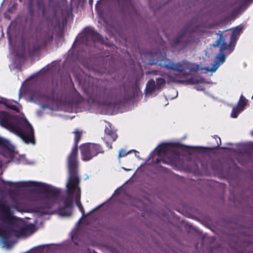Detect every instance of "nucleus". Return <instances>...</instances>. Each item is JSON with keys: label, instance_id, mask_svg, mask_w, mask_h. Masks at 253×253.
Masks as SVG:
<instances>
[{"label": "nucleus", "instance_id": "9d476101", "mask_svg": "<svg viewBox=\"0 0 253 253\" xmlns=\"http://www.w3.org/2000/svg\"><path fill=\"white\" fill-rule=\"evenodd\" d=\"M118 99L115 96H108L105 99L103 102L99 104V107L103 113H111L118 103Z\"/></svg>", "mask_w": 253, "mask_h": 253}, {"label": "nucleus", "instance_id": "bb28decb", "mask_svg": "<svg viewBox=\"0 0 253 253\" xmlns=\"http://www.w3.org/2000/svg\"><path fill=\"white\" fill-rule=\"evenodd\" d=\"M252 134H253V131L252 132Z\"/></svg>", "mask_w": 253, "mask_h": 253}, {"label": "nucleus", "instance_id": "ddd939ff", "mask_svg": "<svg viewBox=\"0 0 253 253\" xmlns=\"http://www.w3.org/2000/svg\"><path fill=\"white\" fill-rule=\"evenodd\" d=\"M156 89H159V88H158V85L157 84V83H155L154 80H150L146 85V95H148V94L152 93V92Z\"/></svg>", "mask_w": 253, "mask_h": 253}, {"label": "nucleus", "instance_id": "423d86ee", "mask_svg": "<svg viewBox=\"0 0 253 253\" xmlns=\"http://www.w3.org/2000/svg\"><path fill=\"white\" fill-rule=\"evenodd\" d=\"M164 61L160 64L164 67L176 71H183L185 70L189 71H196L199 69V65L188 62L183 61L179 63H174L170 61L166 57H164Z\"/></svg>", "mask_w": 253, "mask_h": 253}, {"label": "nucleus", "instance_id": "aec40b11", "mask_svg": "<svg viewBox=\"0 0 253 253\" xmlns=\"http://www.w3.org/2000/svg\"><path fill=\"white\" fill-rule=\"evenodd\" d=\"M107 145H108V147L109 148H112L111 146L109 145L108 144V143H107Z\"/></svg>", "mask_w": 253, "mask_h": 253}, {"label": "nucleus", "instance_id": "6ab92c4d", "mask_svg": "<svg viewBox=\"0 0 253 253\" xmlns=\"http://www.w3.org/2000/svg\"><path fill=\"white\" fill-rule=\"evenodd\" d=\"M72 239V241L74 242V243L75 244H77V243L76 241V236L75 234H74L73 235Z\"/></svg>", "mask_w": 253, "mask_h": 253}, {"label": "nucleus", "instance_id": "0eeeda50", "mask_svg": "<svg viewBox=\"0 0 253 253\" xmlns=\"http://www.w3.org/2000/svg\"><path fill=\"white\" fill-rule=\"evenodd\" d=\"M15 211H19L17 206L0 202V221H24L13 215Z\"/></svg>", "mask_w": 253, "mask_h": 253}, {"label": "nucleus", "instance_id": "5701e85b", "mask_svg": "<svg viewBox=\"0 0 253 253\" xmlns=\"http://www.w3.org/2000/svg\"><path fill=\"white\" fill-rule=\"evenodd\" d=\"M95 210V209H94L91 212H92V211H94Z\"/></svg>", "mask_w": 253, "mask_h": 253}, {"label": "nucleus", "instance_id": "412c9836", "mask_svg": "<svg viewBox=\"0 0 253 253\" xmlns=\"http://www.w3.org/2000/svg\"><path fill=\"white\" fill-rule=\"evenodd\" d=\"M123 169H125L126 170H127H127H129V169H126L124 168H123Z\"/></svg>", "mask_w": 253, "mask_h": 253}, {"label": "nucleus", "instance_id": "7ed1b4c3", "mask_svg": "<svg viewBox=\"0 0 253 253\" xmlns=\"http://www.w3.org/2000/svg\"><path fill=\"white\" fill-rule=\"evenodd\" d=\"M177 144L174 143H165L159 145L155 150L158 158L156 164L163 162L169 165L174 168L178 167L181 164L179 155L176 152Z\"/></svg>", "mask_w": 253, "mask_h": 253}, {"label": "nucleus", "instance_id": "f8f14e48", "mask_svg": "<svg viewBox=\"0 0 253 253\" xmlns=\"http://www.w3.org/2000/svg\"><path fill=\"white\" fill-rule=\"evenodd\" d=\"M179 76L181 79L182 77V74H178V75H174L172 73H170V74H167L165 76L164 78H158L156 79V83L158 85V88H160L162 85H163L165 82L170 83V82H174L173 81H169V79L170 78H175L176 77ZM175 83H177L176 82H175Z\"/></svg>", "mask_w": 253, "mask_h": 253}, {"label": "nucleus", "instance_id": "a878e982", "mask_svg": "<svg viewBox=\"0 0 253 253\" xmlns=\"http://www.w3.org/2000/svg\"><path fill=\"white\" fill-rule=\"evenodd\" d=\"M252 99H253V95L252 96Z\"/></svg>", "mask_w": 253, "mask_h": 253}, {"label": "nucleus", "instance_id": "f257e3e1", "mask_svg": "<svg viewBox=\"0 0 253 253\" xmlns=\"http://www.w3.org/2000/svg\"><path fill=\"white\" fill-rule=\"evenodd\" d=\"M75 146L73 148L68 158L69 179L66 184L67 194L65 197L61 196L60 190L51 185L36 181H24L19 183L2 180L5 186L19 185L31 188L33 193L30 200L36 203V206L31 211L38 215L58 213L61 216H70L72 207L75 202L80 211L84 216V208L80 202L81 191L79 178L77 173L78 168L77 144L80 141L82 132L77 130L74 131Z\"/></svg>", "mask_w": 253, "mask_h": 253}, {"label": "nucleus", "instance_id": "39448f33", "mask_svg": "<svg viewBox=\"0 0 253 253\" xmlns=\"http://www.w3.org/2000/svg\"><path fill=\"white\" fill-rule=\"evenodd\" d=\"M213 46L214 47L220 46V53L215 57L216 62L213 64L211 68H207L208 71L212 72H215L218 67L225 61V57L223 54L224 53H230L233 50V47H232L228 52H226V50L228 48H231V46L226 43L225 40L222 38V36H220L218 40L215 44H213Z\"/></svg>", "mask_w": 253, "mask_h": 253}, {"label": "nucleus", "instance_id": "393cba45", "mask_svg": "<svg viewBox=\"0 0 253 253\" xmlns=\"http://www.w3.org/2000/svg\"><path fill=\"white\" fill-rule=\"evenodd\" d=\"M19 95H20V94H21V92L20 91V92H19Z\"/></svg>", "mask_w": 253, "mask_h": 253}, {"label": "nucleus", "instance_id": "20e7f679", "mask_svg": "<svg viewBox=\"0 0 253 253\" xmlns=\"http://www.w3.org/2000/svg\"><path fill=\"white\" fill-rule=\"evenodd\" d=\"M0 153L18 163H28L26 160L25 155H19L9 141L2 137H0Z\"/></svg>", "mask_w": 253, "mask_h": 253}, {"label": "nucleus", "instance_id": "dca6fc26", "mask_svg": "<svg viewBox=\"0 0 253 253\" xmlns=\"http://www.w3.org/2000/svg\"><path fill=\"white\" fill-rule=\"evenodd\" d=\"M0 103H3L8 108L12 110L18 111L17 107L15 106L12 105L11 101L9 100H7L5 98H0Z\"/></svg>", "mask_w": 253, "mask_h": 253}, {"label": "nucleus", "instance_id": "a211bd4d", "mask_svg": "<svg viewBox=\"0 0 253 253\" xmlns=\"http://www.w3.org/2000/svg\"><path fill=\"white\" fill-rule=\"evenodd\" d=\"M132 152H134L135 153V156L137 158H139L138 156L137 155V154L138 153V152H137L136 151L134 150H130V151H128L127 153H126V151L125 150H124V149L120 150V151H119L118 157L120 159V158H121L122 157H125L126 155H127L128 154L131 153Z\"/></svg>", "mask_w": 253, "mask_h": 253}, {"label": "nucleus", "instance_id": "1a4fd4ad", "mask_svg": "<svg viewBox=\"0 0 253 253\" xmlns=\"http://www.w3.org/2000/svg\"><path fill=\"white\" fill-rule=\"evenodd\" d=\"M185 74H182L181 79L179 76H177L175 78H170L169 79V81L176 82L177 83L186 84H196L195 88L199 91H203L206 88L205 86L207 85V84L203 79L194 77L185 80Z\"/></svg>", "mask_w": 253, "mask_h": 253}, {"label": "nucleus", "instance_id": "b1692460", "mask_svg": "<svg viewBox=\"0 0 253 253\" xmlns=\"http://www.w3.org/2000/svg\"><path fill=\"white\" fill-rule=\"evenodd\" d=\"M6 189L9 190V189L8 188H5Z\"/></svg>", "mask_w": 253, "mask_h": 253}, {"label": "nucleus", "instance_id": "2eb2a0df", "mask_svg": "<svg viewBox=\"0 0 253 253\" xmlns=\"http://www.w3.org/2000/svg\"><path fill=\"white\" fill-rule=\"evenodd\" d=\"M242 31V28L240 26L237 27L234 29L230 37L231 44L236 42L237 39L241 34Z\"/></svg>", "mask_w": 253, "mask_h": 253}, {"label": "nucleus", "instance_id": "f3484780", "mask_svg": "<svg viewBox=\"0 0 253 253\" xmlns=\"http://www.w3.org/2000/svg\"><path fill=\"white\" fill-rule=\"evenodd\" d=\"M105 133L107 135V139L114 141L117 138L116 134L112 131L110 129L107 128L105 130Z\"/></svg>", "mask_w": 253, "mask_h": 253}, {"label": "nucleus", "instance_id": "6e6552de", "mask_svg": "<svg viewBox=\"0 0 253 253\" xmlns=\"http://www.w3.org/2000/svg\"><path fill=\"white\" fill-rule=\"evenodd\" d=\"M82 160L84 161L90 160L98 153H102L100 146L93 143H86L81 146Z\"/></svg>", "mask_w": 253, "mask_h": 253}, {"label": "nucleus", "instance_id": "9b49d317", "mask_svg": "<svg viewBox=\"0 0 253 253\" xmlns=\"http://www.w3.org/2000/svg\"><path fill=\"white\" fill-rule=\"evenodd\" d=\"M247 102L248 100L243 95H241L237 107L233 108L232 111L231 113V117L233 118H237L239 114L244 110Z\"/></svg>", "mask_w": 253, "mask_h": 253}, {"label": "nucleus", "instance_id": "4468645a", "mask_svg": "<svg viewBox=\"0 0 253 253\" xmlns=\"http://www.w3.org/2000/svg\"><path fill=\"white\" fill-rule=\"evenodd\" d=\"M73 104L72 101L65 100L60 103V106L59 107L66 111L72 112L73 110Z\"/></svg>", "mask_w": 253, "mask_h": 253}, {"label": "nucleus", "instance_id": "4be33fe9", "mask_svg": "<svg viewBox=\"0 0 253 253\" xmlns=\"http://www.w3.org/2000/svg\"><path fill=\"white\" fill-rule=\"evenodd\" d=\"M92 1H93V0H89V2H90V3L92 2Z\"/></svg>", "mask_w": 253, "mask_h": 253}, {"label": "nucleus", "instance_id": "f03ea898", "mask_svg": "<svg viewBox=\"0 0 253 253\" xmlns=\"http://www.w3.org/2000/svg\"><path fill=\"white\" fill-rule=\"evenodd\" d=\"M0 125L19 137L26 143H34V130L32 126L24 117L10 116L6 112H0Z\"/></svg>", "mask_w": 253, "mask_h": 253}]
</instances>
